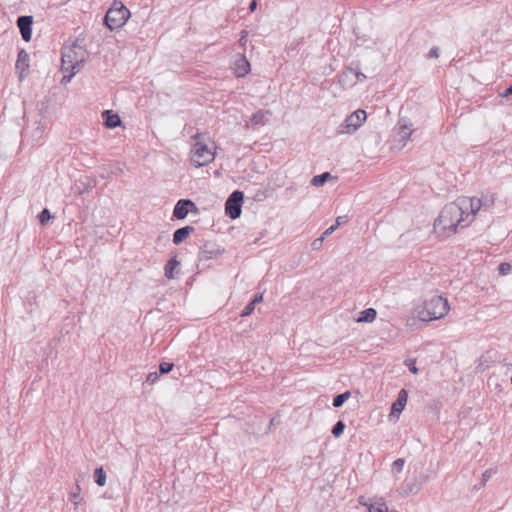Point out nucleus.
<instances>
[{
  "mask_svg": "<svg viewBox=\"0 0 512 512\" xmlns=\"http://www.w3.org/2000/svg\"><path fill=\"white\" fill-rule=\"evenodd\" d=\"M466 217L458 201L445 205L434 222V230L441 237H447L457 232V228H464L472 221L466 222Z\"/></svg>",
  "mask_w": 512,
  "mask_h": 512,
  "instance_id": "f257e3e1",
  "label": "nucleus"
},
{
  "mask_svg": "<svg viewBox=\"0 0 512 512\" xmlns=\"http://www.w3.org/2000/svg\"><path fill=\"white\" fill-rule=\"evenodd\" d=\"M83 48L77 42L72 46H64L62 48L61 67L65 72H70L69 76H64L63 80L70 81L71 78L79 71L83 62Z\"/></svg>",
  "mask_w": 512,
  "mask_h": 512,
  "instance_id": "f03ea898",
  "label": "nucleus"
},
{
  "mask_svg": "<svg viewBox=\"0 0 512 512\" xmlns=\"http://www.w3.org/2000/svg\"><path fill=\"white\" fill-rule=\"evenodd\" d=\"M448 311V300L442 296L434 295L424 302L423 308L418 312V317L421 321L429 322L444 317Z\"/></svg>",
  "mask_w": 512,
  "mask_h": 512,
  "instance_id": "7ed1b4c3",
  "label": "nucleus"
},
{
  "mask_svg": "<svg viewBox=\"0 0 512 512\" xmlns=\"http://www.w3.org/2000/svg\"><path fill=\"white\" fill-rule=\"evenodd\" d=\"M130 11L120 1H114L103 19V25L110 31L121 28L129 19Z\"/></svg>",
  "mask_w": 512,
  "mask_h": 512,
  "instance_id": "20e7f679",
  "label": "nucleus"
},
{
  "mask_svg": "<svg viewBox=\"0 0 512 512\" xmlns=\"http://www.w3.org/2000/svg\"><path fill=\"white\" fill-rule=\"evenodd\" d=\"M191 162L195 167H202L211 163L215 154L208 146L200 141H196L192 148Z\"/></svg>",
  "mask_w": 512,
  "mask_h": 512,
  "instance_id": "39448f33",
  "label": "nucleus"
},
{
  "mask_svg": "<svg viewBox=\"0 0 512 512\" xmlns=\"http://www.w3.org/2000/svg\"><path fill=\"white\" fill-rule=\"evenodd\" d=\"M244 194L240 190L233 191L225 202V214L235 220L240 217Z\"/></svg>",
  "mask_w": 512,
  "mask_h": 512,
  "instance_id": "423d86ee",
  "label": "nucleus"
},
{
  "mask_svg": "<svg viewBox=\"0 0 512 512\" xmlns=\"http://www.w3.org/2000/svg\"><path fill=\"white\" fill-rule=\"evenodd\" d=\"M366 119V112L358 109L351 113L338 128L340 134H350L356 131Z\"/></svg>",
  "mask_w": 512,
  "mask_h": 512,
  "instance_id": "0eeeda50",
  "label": "nucleus"
},
{
  "mask_svg": "<svg viewBox=\"0 0 512 512\" xmlns=\"http://www.w3.org/2000/svg\"><path fill=\"white\" fill-rule=\"evenodd\" d=\"M196 204L190 199H180L174 206L173 217L182 220L187 217L190 212H197Z\"/></svg>",
  "mask_w": 512,
  "mask_h": 512,
  "instance_id": "6e6552de",
  "label": "nucleus"
},
{
  "mask_svg": "<svg viewBox=\"0 0 512 512\" xmlns=\"http://www.w3.org/2000/svg\"><path fill=\"white\" fill-rule=\"evenodd\" d=\"M457 201L461 206L466 219H468L470 216L473 218L474 215L480 210L482 205L481 200L478 198L462 197Z\"/></svg>",
  "mask_w": 512,
  "mask_h": 512,
  "instance_id": "1a4fd4ad",
  "label": "nucleus"
},
{
  "mask_svg": "<svg viewBox=\"0 0 512 512\" xmlns=\"http://www.w3.org/2000/svg\"><path fill=\"white\" fill-rule=\"evenodd\" d=\"M17 27L21 33L22 39L29 42L32 38L33 17L30 15H22L17 18Z\"/></svg>",
  "mask_w": 512,
  "mask_h": 512,
  "instance_id": "9d476101",
  "label": "nucleus"
},
{
  "mask_svg": "<svg viewBox=\"0 0 512 512\" xmlns=\"http://www.w3.org/2000/svg\"><path fill=\"white\" fill-rule=\"evenodd\" d=\"M398 128L396 132L397 141L401 143V146H405L407 141L410 139L411 134L413 132L411 126L412 124L405 118H401L398 121Z\"/></svg>",
  "mask_w": 512,
  "mask_h": 512,
  "instance_id": "9b49d317",
  "label": "nucleus"
},
{
  "mask_svg": "<svg viewBox=\"0 0 512 512\" xmlns=\"http://www.w3.org/2000/svg\"><path fill=\"white\" fill-rule=\"evenodd\" d=\"M407 399H408L407 391L405 389H401L398 392V397H397L396 401L392 403L391 412L389 415L390 419H392L393 417H395L396 419L399 418L400 414L402 413L403 409L406 406Z\"/></svg>",
  "mask_w": 512,
  "mask_h": 512,
  "instance_id": "f8f14e48",
  "label": "nucleus"
},
{
  "mask_svg": "<svg viewBox=\"0 0 512 512\" xmlns=\"http://www.w3.org/2000/svg\"><path fill=\"white\" fill-rule=\"evenodd\" d=\"M220 254V249L215 242L205 241L200 247L199 260H209L217 257Z\"/></svg>",
  "mask_w": 512,
  "mask_h": 512,
  "instance_id": "ddd939ff",
  "label": "nucleus"
},
{
  "mask_svg": "<svg viewBox=\"0 0 512 512\" xmlns=\"http://www.w3.org/2000/svg\"><path fill=\"white\" fill-rule=\"evenodd\" d=\"M16 69L19 72V78L21 80L25 77V74L29 69V54L24 49L18 52Z\"/></svg>",
  "mask_w": 512,
  "mask_h": 512,
  "instance_id": "4468645a",
  "label": "nucleus"
},
{
  "mask_svg": "<svg viewBox=\"0 0 512 512\" xmlns=\"http://www.w3.org/2000/svg\"><path fill=\"white\" fill-rule=\"evenodd\" d=\"M102 119L105 127L109 129L116 128L122 123L120 116L112 110H104L102 112Z\"/></svg>",
  "mask_w": 512,
  "mask_h": 512,
  "instance_id": "2eb2a0df",
  "label": "nucleus"
},
{
  "mask_svg": "<svg viewBox=\"0 0 512 512\" xmlns=\"http://www.w3.org/2000/svg\"><path fill=\"white\" fill-rule=\"evenodd\" d=\"M235 74L237 77H244L250 71V63L244 55H241L239 59L235 61Z\"/></svg>",
  "mask_w": 512,
  "mask_h": 512,
  "instance_id": "dca6fc26",
  "label": "nucleus"
},
{
  "mask_svg": "<svg viewBox=\"0 0 512 512\" xmlns=\"http://www.w3.org/2000/svg\"><path fill=\"white\" fill-rule=\"evenodd\" d=\"M192 232H194V227L189 225L175 230L173 233V243L175 245L181 244Z\"/></svg>",
  "mask_w": 512,
  "mask_h": 512,
  "instance_id": "f3484780",
  "label": "nucleus"
},
{
  "mask_svg": "<svg viewBox=\"0 0 512 512\" xmlns=\"http://www.w3.org/2000/svg\"><path fill=\"white\" fill-rule=\"evenodd\" d=\"M180 266V262L177 257H172L164 267V275L167 279L175 278V270Z\"/></svg>",
  "mask_w": 512,
  "mask_h": 512,
  "instance_id": "a211bd4d",
  "label": "nucleus"
},
{
  "mask_svg": "<svg viewBox=\"0 0 512 512\" xmlns=\"http://www.w3.org/2000/svg\"><path fill=\"white\" fill-rule=\"evenodd\" d=\"M377 312L374 308H367L360 312L357 321L370 323L375 320Z\"/></svg>",
  "mask_w": 512,
  "mask_h": 512,
  "instance_id": "6ab92c4d",
  "label": "nucleus"
},
{
  "mask_svg": "<svg viewBox=\"0 0 512 512\" xmlns=\"http://www.w3.org/2000/svg\"><path fill=\"white\" fill-rule=\"evenodd\" d=\"M360 503L363 504L361 500ZM364 505L367 506L368 512H388V507L386 503L382 501V499L371 502L369 504L364 503Z\"/></svg>",
  "mask_w": 512,
  "mask_h": 512,
  "instance_id": "aec40b11",
  "label": "nucleus"
},
{
  "mask_svg": "<svg viewBox=\"0 0 512 512\" xmlns=\"http://www.w3.org/2000/svg\"><path fill=\"white\" fill-rule=\"evenodd\" d=\"M267 115H271L270 111L259 110L251 116V123L253 125H264L267 121Z\"/></svg>",
  "mask_w": 512,
  "mask_h": 512,
  "instance_id": "412c9836",
  "label": "nucleus"
},
{
  "mask_svg": "<svg viewBox=\"0 0 512 512\" xmlns=\"http://www.w3.org/2000/svg\"><path fill=\"white\" fill-rule=\"evenodd\" d=\"M402 491L405 495L416 494L420 491V484L416 480L413 482L406 481L402 484Z\"/></svg>",
  "mask_w": 512,
  "mask_h": 512,
  "instance_id": "4be33fe9",
  "label": "nucleus"
},
{
  "mask_svg": "<svg viewBox=\"0 0 512 512\" xmlns=\"http://www.w3.org/2000/svg\"><path fill=\"white\" fill-rule=\"evenodd\" d=\"M93 478L95 483L100 487H103L106 484V472L103 467H99L94 470Z\"/></svg>",
  "mask_w": 512,
  "mask_h": 512,
  "instance_id": "5701e85b",
  "label": "nucleus"
},
{
  "mask_svg": "<svg viewBox=\"0 0 512 512\" xmlns=\"http://www.w3.org/2000/svg\"><path fill=\"white\" fill-rule=\"evenodd\" d=\"M332 176L329 172H324L322 174H319V175H315L312 179H311V185L314 186V187H320L322 185H324L326 183V181L328 179H330Z\"/></svg>",
  "mask_w": 512,
  "mask_h": 512,
  "instance_id": "b1692460",
  "label": "nucleus"
},
{
  "mask_svg": "<svg viewBox=\"0 0 512 512\" xmlns=\"http://www.w3.org/2000/svg\"><path fill=\"white\" fill-rule=\"evenodd\" d=\"M350 396H351V393L349 391H345L343 393L336 395L333 398V402H332L333 407H335V408L341 407L349 399Z\"/></svg>",
  "mask_w": 512,
  "mask_h": 512,
  "instance_id": "393cba45",
  "label": "nucleus"
},
{
  "mask_svg": "<svg viewBox=\"0 0 512 512\" xmlns=\"http://www.w3.org/2000/svg\"><path fill=\"white\" fill-rule=\"evenodd\" d=\"M345 427H346V425H345L344 421H342V420L337 421L331 430L333 436L336 438H339L343 434Z\"/></svg>",
  "mask_w": 512,
  "mask_h": 512,
  "instance_id": "a878e982",
  "label": "nucleus"
},
{
  "mask_svg": "<svg viewBox=\"0 0 512 512\" xmlns=\"http://www.w3.org/2000/svg\"><path fill=\"white\" fill-rule=\"evenodd\" d=\"M40 224L45 225L51 219V213L49 209L44 208L38 215Z\"/></svg>",
  "mask_w": 512,
  "mask_h": 512,
  "instance_id": "bb28decb",
  "label": "nucleus"
},
{
  "mask_svg": "<svg viewBox=\"0 0 512 512\" xmlns=\"http://www.w3.org/2000/svg\"><path fill=\"white\" fill-rule=\"evenodd\" d=\"M405 464V460L403 458H398L392 463L391 470L393 473H400Z\"/></svg>",
  "mask_w": 512,
  "mask_h": 512,
  "instance_id": "cd10ccee",
  "label": "nucleus"
},
{
  "mask_svg": "<svg viewBox=\"0 0 512 512\" xmlns=\"http://www.w3.org/2000/svg\"><path fill=\"white\" fill-rule=\"evenodd\" d=\"M173 367H174V364L171 362H162L159 365V373L162 375L167 374L170 371H172Z\"/></svg>",
  "mask_w": 512,
  "mask_h": 512,
  "instance_id": "c85d7f7f",
  "label": "nucleus"
},
{
  "mask_svg": "<svg viewBox=\"0 0 512 512\" xmlns=\"http://www.w3.org/2000/svg\"><path fill=\"white\" fill-rule=\"evenodd\" d=\"M254 310H255V306L251 302H249L246 304V306L241 311L240 316L247 317V316L251 315Z\"/></svg>",
  "mask_w": 512,
  "mask_h": 512,
  "instance_id": "c756f323",
  "label": "nucleus"
},
{
  "mask_svg": "<svg viewBox=\"0 0 512 512\" xmlns=\"http://www.w3.org/2000/svg\"><path fill=\"white\" fill-rule=\"evenodd\" d=\"M511 268H512L511 264H509L507 262H503L498 266V272L501 275H506L511 270Z\"/></svg>",
  "mask_w": 512,
  "mask_h": 512,
  "instance_id": "7c9ffc66",
  "label": "nucleus"
},
{
  "mask_svg": "<svg viewBox=\"0 0 512 512\" xmlns=\"http://www.w3.org/2000/svg\"><path fill=\"white\" fill-rule=\"evenodd\" d=\"M71 500L75 506H77L81 502L82 498L80 497V486L79 485H77V491L73 492L71 494Z\"/></svg>",
  "mask_w": 512,
  "mask_h": 512,
  "instance_id": "2f4dec72",
  "label": "nucleus"
},
{
  "mask_svg": "<svg viewBox=\"0 0 512 512\" xmlns=\"http://www.w3.org/2000/svg\"><path fill=\"white\" fill-rule=\"evenodd\" d=\"M159 378V374L157 372H150L147 377H146V383L150 384V385H153L154 383L157 382Z\"/></svg>",
  "mask_w": 512,
  "mask_h": 512,
  "instance_id": "473e14b6",
  "label": "nucleus"
},
{
  "mask_svg": "<svg viewBox=\"0 0 512 512\" xmlns=\"http://www.w3.org/2000/svg\"><path fill=\"white\" fill-rule=\"evenodd\" d=\"M323 237H319V238H316L315 240H313V242L311 243V247L313 250H319L323 244Z\"/></svg>",
  "mask_w": 512,
  "mask_h": 512,
  "instance_id": "72a5a7b5",
  "label": "nucleus"
},
{
  "mask_svg": "<svg viewBox=\"0 0 512 512\" xmlns=\"http://www.w3.org/2000/svg\"><path fill=\"white\" fill-rule=\"evenodd\" d=\"M263 301V294L257 293L253 296V298L250 300V302L256 306L257 304L261 303Z\"/></svg>",
  "mask_w": 512,
  "mask_h": 512,
  "instance_id": "f704fd0d",
  "label": "nucleus"
},
{
  "mask_svg": "<svg viewBox=\"0 0 512 512\" xmlns=\"http://www.w3.org/2000/svg\"><path fill=\"white\" fill-rule=\"evenodd\" d=\"M337 229V225H331L329 228H327L323 234L321 235V237H323V239H325L327 236L331 235L335 230Z\"/></svg>",
  "mask_w": 512,
  "mask_h": 512,
  "instance_id": "c9c22d12",
  "label": "nucleus"
},
{
  "mask_svg": "<svg viewBox=\"0 0 512 512\" xmlns=\"http://www.w3.org/2000/svg\"><path fill=\"white\" fill-rule=\"evenodd\" d=\"M439 57V48L432 47L428 53V58H438Z\"/></svg>",
  "mask_w": 512,
  "mask_h": 512,
  "instance_id": "e433bc0d",
  "label": "nucleus"
},
{
  "mask_svg": "<svg viewBox=\"0 0 512 512\" xmlns=\"http://www.w3.org/2000/svg\"><path fill=\"white\" fill-rule=\"evenodd\" d=\"M247 37H248V32L246 30H243L241 32V37H240V40H239L241 46H245L246 45Z\"/></svg>",
  "mask_w": 512,
  "mask_h": 512,
  "instance_id": "4c0bfd02",
  "label": "nucleus"
},
{
  "mask_svg": "<svg viewBox=\"0 0 512 512\" xmlns=\"http://www.w3.org/2000/svg\"><path fill=\"white\" fill-rule=\"evenodd\" d=\"M429 480V475H421L419 479H416V482L420 484V488L424 483H426Z\"/></svg>",
  "mask_w": 512,
  "mask_h": 512,
  "instance_id": "58836bf2",
  "label": "nucleus"
},
{
  "mask_svg": "<svg viewBox=\"0 0 512 512\" xmlns=\"http://www.w3.org/2000/svg\"><path fill=\"white\" fill-rule=\"evenodd\" d=\"M347 221V217L346 216H338L336 218V221H335V224L334 225H337V228L342 225L343 223H345Z\"/></svg>",
  "mask_w": 512,
  "mask_h": 512,
  "instance_id": "ea45409f",
  "label": "nucleus"
},
{
  "mask_svg": "<svg viewBox=\"0 0 512 512\" xmlns=\"http://www.w3.org/2000/svg\"><path fill=\"white\" fill-rule=\"evenodd\" d=\"M354 76L356 78L355 82H362L363 80L366 79V76L362 72H359V71L355 72Z\"/></svg>",
  "mask_w": 512,
  "mask_h": 512,
  "instance_id": "a19ab883",
  "label": "nucleus"
},
{
  "mask_svg": "<svg viewBox=\"0 0 512 512\" xmlns=\"http://www.w3.org/2000/svg\"><path fill=\"white\" fill-rule=\"evenodd\" d=\"M492 475V471L491 470H486L483 474H482V480L483 482L485 483L486 481H488V479L491 477Z\"/></svg>",
  "mask_w": 512,
  "mask_h": 512,
  "instance_id": "79ce46f5",
  "label": "nucleus"
},
{
  "mask_svg": "<svg viewBox=\"0 0 512 512\" xmlns=\"http://www.w3.org/2000/svg\"><path fill=\"white\" fill-rule=\"evenodd\" d=\"M257 8V0H251L249 4V11L254 12Z\"/></svg>",
  "mask_w": 512,
  "mask_h": 512,
  "instance_id": "37998d69",
  "label": "nucleus"
},
{
  "mask_svg": "<svg viewBox=\"0 0 512 512\" xmlns=\"http://www.w3.org/2000/svg\"><path fill=\"white\" fill-rule=\"evenodd\" d=\"M355 72H357V70H356V69H354L353 67H348V68H347V71H346V72H344V75H345V76H347L348 74H353V75H355Z\"/></svg>",
  "mask_w": 512,
  "mask_h": 512,
  "instance_id": "c03bdc74",
  "label": "nucleus"
},
{
  "mask_svg": "<svg viewBox=\"0 0 512 512\" xmlns=\"http://www.w3.org/2000/svg\"><path fill=\"white\" fill-rule=\"evenodd\" d=\"M43 129H44V127L39 125V126L36 128L35 134H36L37 136H41V134L43 133Z\"/></svg>",
  "mask_w": 512,
  "mask_h": 512,
  "instance_id": "a18cd8bd",
  "label": "nucleus"
},
{
  "mask_svg": "<svg viewBox=\"0 0 512 512\" xmlns=\"http://www.w3.org/2000/svg\"><path fill=\"white\" fill-rule=\"evenodd\" d=\"M409 370L413 373V374H416L418 372V369L415 367V365H413L412 367L409 368Z\"/></svg>",
  "mask_w": 512,
  "mask_h": 512,
  "instance_id": "49530a36",
  "label": "nucleus"
},
{
  "mask_svg": "<svg viewBox=\"0 0 512 512\" xmlns=\"http://www.w3.org/2000/svg\"><path fill=\"white\" fill-rule=\"evenodd\" d=\"M261 195L265 197L264 192H261V194H256V195H255V198H256V199H260L259 197H261Z\"/></svg>",
  "mask_w": 512,
  "mask_h": 512,
  "instance_id": "de8ad7c7",
  "label": "nucleus"
},
{
  "mask_svg": "<svg viewBox=\"0 0 512 512\" xmlns=\"http://www.w3.org/2000/svg\"><path fill=\"white\" fill-rule=\"evenodd\" d=\"M261 195L265 197L264 192H261V194H256V195H255V198H256V199H260L259 197H261Z\"/></svg>",
  "mask_w": 512,
  "mask_h": 512,
  "instance_id": "09e8293b",
  "label": "nucleus"
},
{
  "mask_svg": "<svg viewBox=\"0 0 512 512\" xmlns=\"http://www.w3.org/2000/svg\"><path fill=\"white\" fill-rule=\"evenodd\" d=\"M261 195L265 197L264 192H261V194H256V195H255V198H256V199H260L259 197H261Z\"/></svg>",
  "mask_w": 512,
  "mask_h": 512,
  "instance_id": "8fccbe9b",
  "label": "nucleus"
},
{
  "mask_svg": "<svg viewBox=\"0 0 512 512\" xmlns=\"http://www.w3.org/2000/svg\"><path fill=\"white\" fill-rule=\"evenodd\" d=\"M199 137H200V135H199V134H196V135L194 136V138H195L196 140H197Z\"/></svg>",
  "mask_w": 512,
  "mask_h": 512,
  "instance_id": "3c124183",
  "label": "nucleus"
}]
</instances>
